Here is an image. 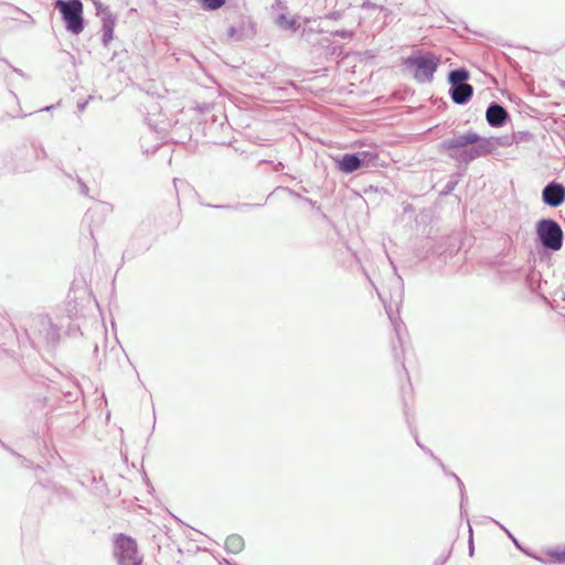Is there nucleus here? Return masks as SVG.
Returning a JSON list of instances; mask_svg holds the SVG:
<instances>
[{
	"instance_id": "1",
	"label": "nucleus",
	"mask_w": 565,
	"mask_h": 565,
	"mask_svg": "<svg viewBox=\"0 0 565 565\" xmlns=\"http://www.w3.org/2000/svg\"><path fill=\"white\" fill-rule=\"evenodd\" d=\"M438 148L448 157L460 164L468 166L473 160L487 156L494 150V142L491 138H484L475 131H467L444 139Z\"/></svg>"
},
{
	"instance_id": "2",
	"label": "nucleus",
	"mask_w": 565,
	"mask_h": 565,
	"mask_svg": "<svg viewBox=\"0 0 565 565\" xmlns=\"http://www.w3.org/2000/svg\"><path fill=\"white\" fill-rule=\"evenodd\" d=\"M440 64V56L430 51L416 50L407 56L403 65L412 73L416 82L430 83Z\"/></svg>"
},
{
	"instance_id": "3",
	"label": "nucleus",
	"mask_w": 565,
	"mask_h": 565,
	"mask_svg": "<svg viewBox=\"0 0 565 565\" xmlns=\"http://www.w3.org/2000/svg\"><path fill=\"white\" fill-rule=\"evenodd\" d=\"M392 284H393V289L391 290V294H390V305H386L384 295L381 291L377 290V295L384 302L386 313L391 320V323L395 331L397 341L399 342L401 345H403V342H404L403 332H404L405 326L398 316V306L402 302L403 294H404L402 278L399 276L394 277Z\"/></svg>"
},
{
	"instance_id": "4",
	"label": "nucleus",
	"mask_w": 565,
	"mask_h": 565,
	"mask_svg": "<svg viewBox=\"0 0 565 565\" xmlns=\"http://www.w3.org/2000/svg\"><path fill=\"white\" fill-rule=\"evenodd\" d=\"M54 6L60 11L68 32L77 35L84 30L83 2L81 0H56Z\"/></svg>"
},
{
	"instance_id": "5",
	"label": "nucleus",
	"mask_w": 565,
	"mask_h": 565,
	"mask_svg": "<svg viewBox=\"0 0 565 565\" xmlns=\"http://www.w3.org/2000/svg\"><path fill=\"white\" fill-rule=\"evenodd\" d=\"M469 75L465 67L451 70L448 74L449 95L457 105H466L473 95L472 85L467 83Z\"/></svg>"
},
{
	"instance_id": "6",
	"label": "nucleus",
	"mask_w": 565,
	"mask_h": 565,
	"mask_svg": "<svg viewBox=\"0 0 565 565\" xmlns=\"http://www.w3.org/2000/svg\"><path fill=\"white\" fill-rule=\"evenodd\" d=\"M536 234L541 245L551 250H559L564 235L561 225L552 218H542L536 223Z\"/></svg>"
},
{
	"instance_id": "7",
	"label": "nucleus",
	"mask_w": 565,
	"mask_h": 565,
	"mask_svg": "<svg viewBox=\"0 0 565 565\" xmlns=\"http://www.w3.org/2000/svg\"><path fill=\"white\" fill-rule=\"evenodd\" d=\"M114 556L118 565H142V556L138 553L137 542L125 534L116 535Z\"/></svg>"
},
{
	"instance_id": "8",
	"label": "nucleus",
	"mask_w": 565,
	"mask_h": 565,
	"mask_svg": "<svg viewBox=\"0 0 565 565\" xmlns=\"http://www.w3.org/2000/svg\"><path fill=\"white\" fill-rule=\"evenodd\" d=\"M302 39L312 46H320L328 55H341V46L335 45L329 36L315 32L313 29H303Z\"/></svg>"
},
{
	"instance_id": "9",
	"label": "nucleus",
	"mask_w": 565,
	"mask_h": 565,
	"mask_svg": "<svg viewBox=\"0 0 565 565\" xmlns=\"http://www.w3.org/2000/svg\"><path fill=\"white\" fill-rule=\"evenodd\" d=\"M38 327V338L46 345H54L58 339V329L52 323L51 319L44 316L35 320Z\"/></svg>"
},
{
	"instance_id": "10",
	"label": "nucleus",
	"mask_w": 565,
	"mask_h": 565,
	"mask_svg": "<svg viewBox=\"0 0 565 565\" xmlns=\"http://www.w3.org/2000/svg\"><path fill=\"white\" fill-rule=\"evenodd\" d=\"M544 204L551 207H557L565 202V186L562 183L552 181L547 183L542 191Z\"/></svg>"
},
{
	"instance_id": "11",
	"label": "nucleus",
	"mask_w": 565,
	"mask_h": 565,
	"mask_svg": "<svg viewBox=\"0 0 565 565\" xmlns=\"http://www.w3.org/2000/svg\"><path fill=\"white\" fill-rule=\"evenodd\" d=\"M486 118L491 127L499 128L504 126L509 119V113L502 105L497 102H492L487 108Z\"/></svg>"
},
{
	"instance_id": "12",
	"label": "nucleus",
	"mask_w": 565,
	"mask_h": 565,
	"mask_svg": "<svg viewBox=\"0 0 565 565\" xmlns=\"http://www.w3.org/2000/svg\"><path fill=\"white\" fill-rule=\"evenodd\" d=\"M102 22H103V25H102V31H103V36H102V42L105 46H107L109 44V42L113 40L114 38V29H115V24H116V17L110 12V10L108 8H105L102 12Z\"/></svg>"
},
{
	"instance_id": "13",
	"label": "nucleus",
	"mask_w": 565,
	"mask_h": 565,
	"mask_svg": "<svg viewBox=\"0 0 565 565\" xmlns=\"http://www.w3.org/2000/svg\"><path fill=\"white\" fill-rule=\"evenodd\" d=\"M337 168L347 174L353 173L361 169L360 159L358 154L344 153L341 158L335 159Z\"/></svg>"
},
{
	"instance_id": "14",
	"label": "nucleus",
	"mask_w": 565,
	"mask_h": 565,
	"mask_svg": "<svg viewBox=\"0 0 565 565\" xmlns=\"http://www.w3.org/2000/svg\"><path fill=\"white\" fill-rule=\"evenodd\" d=\"M244 546H245V543H244L243 537L237 534H232V535L227 536V539L225 541V548L228 553H233V554L239 553L241 551H243Z\"/></svg>"
},
{
	"instance_id": "15",
	"label": "nucleus",
	"mask_w": 565,
	"mask_h": 565,
	"mask_svg": "<svg viewBox=\"0 0 565 565\" xmlns=\"http://www.w3.org/2000/svg\"><path fill=\"white\" fill-rule=\"evenodd\" d=\"M202 10L204 11H216L221 9L226 0H195Z\"/></svg>"
},
{
	"instance_id": "16",
	"label": "nucleus",
	"mask_w": 565,
	"mask_h": 565,
	"mask_svg": "<svg viewBox=\"0 0 565 565\" xmlns=\"http://www.w3.org/2000/svg\"><path fill=\"white\" fill-rule=\"evenodd\" d=\"M355 154H358L362 168L369 167L375 159H377V154L369 150L358 151Z\"/></svg>"
},
{
	"instance_id": "17",
	"label": "nucleus",
	"mask_w": 565,
	"mask_h": 565,
	"mask_svg": "<svg viewBox=\"0 0 565 565\" xmlns=\"http://www.w3.org/2000/svg\"><path fill=\"white\" fill-rule=\"evenodd\" d=\"M279 26L286 30H296L298 28L295 19H288L285 14H280L277 20Z\"/></svg>"
},
{
	"instance_id": "18",
	"label": "nucleus",
	"mask_w": 565,
	"mask_h": 565,
	"mask_svg": "<svg viewBox=\"0 0 565 565\" xmlns=\"http://www.w3.org/2000/svg\"><path fill=\"white\" fill-rule=\"evenodd\" d=\"M446 473H447L448 476H450L451 478H454V479L456 480V482H457L458 487H459V490H460V497H461L460 508L462 509L463 503H465V501L467 500V495H466V491H465V486H463V483H462L461 479H460L456 473H454V472H447V471H446Z\"/></svg>"
},
{
	"instance_id": "19",
	"label": "nucleus",
	"mask_w": 565,
	"mask_h": 565,
	"mask_svg": "<svg viewBox=\"0 0 565 565\" xmlns=\"http://www.w3.org/2000/svg\"><path fill=\"white\" fill-rule=\"evenodd\" d=\"M547 555L550 557H552L556 563H565V547L564 548L550 550L547 552Z\"/></svg>"
},
{
	"instance_id": "20",
	"label": "nucleus",
	"mask_w": 565,
	"mask_h": 565,
	"mask_svg": "<svg viewBox=\"0 0 565 565\" xmlns=\"http://www.w3.org/2000/svg\"><path fill=\"white\" fill-rule=\"evenodd\" d=\"M106 209H107V206L105 204L98 203L96 206L90 207L86 212L85 218L86 220H92L95 215L99 214L100 212H103Z\"/></svg>"
},
{
	"instance_id": "21",
	"label": "nucleus",
	"mask_w": 565,
	"mask_h": 565,
	"mask_svg": "<svg viewBox=\"0 0 565 565\" xmlns=\"http://www.w3.org/2000/svg\"><path fill=\"white\" fill-rule=\"evenodd\" d=\"M330 35L339 36V38L347 39V40H352L354 36V32L345 30V29H341V30L331 31Z\"/></svg>"
},
{
	"instance_id": "22",
	"label": "nucleus",
	"mask_w": 565,
	"mask_h": 565,
	"mask_svg": "<svg viewBox=\"0 0 565 565\" xmlns=\"http://www.w3.org/2000/svg\"><path fill=\"white\" fill-rule=\"evenodd\" d=\"M423 451H425L427 455H429L431 458H434L436 460V462L443 468V470L446 471V468H445L443 461L439 458H437L429 448L423 447Z\"/></svg>"
},
{
	"instance_id": "23",
	"label": "nucleus",
	"mask_w": 565,
	"mask_h": 565,
	"mask_svg": "<svg viewBox=\"0 0 565 565\" xmlns=\"http://www.w3.org/2000/svg\"><path fill=\"white\" fill-rule=\"evenodd\" d=\"M34 153H35L36 159H40L41 156L42 157L46 156L45 150L43 148H40V149L34 148Z\"/></svg>"
},
{
	"instance_id": "24",
	"label": "nucleus",
	"mask_w": 565,
	"mask_h": 565,
	"mask_svg": "<svg viewBox=\"0 0 565 565\" xmlns=\"http://www.w3.org/2000/svg\"><path fill=\"white\" fill-rule=\"evenodd\" d=\"M78 183H79V186H81L82 194L87 195L88 194V186L82 180H78Z\"/></svg>"
},
{
	"instance_id": "25",
	"label": "nucleus",
	"mask_w": 565,
	"mask_h": 565,
	"mask_svg": "<svg viewBox=\"0 0 565 565\" xmlns=\"http://www.w3.org/2000/svg\"><path fill=\"white\" fill-rule=\"evenodd\" d=\"M457 182H448L447 185H446V189H447V192H450L455 189Z\"/></svg>"
},
{
	"instance_id": "26",
	"label": "nucleus",
	"mask_w": 565,
	"mask_h": 565,
	"mask_svg": "<svg viewBox=\"0 0 565 565\" xmlns=\"http://www.w3.org/2000/svg\"><path fill=\"white\" fill-rule=\"evenodd\" d=\"M87 103H88L87 100H85L83 103H78V105H77L78 110L84 111L87 106Z\"/></svg>"
},
{
	"instance_id": "27",
	"label": "nucleus",
	"mask_w": 565,
	"mask_h": 565,
	"mask_svg": "<svg viewBox=\"0 0 565 565\" xmlns=\"http://www.w3.org/2000/svg\"><path fill=\"white\" fill-rule=\"evenodd\" d=\"M469 553H470V555H472V554H473V543H472V537H470V540H469Z\"/></svg>"
},
{
	"instance_id": "28",
	"label": "nucleus",
	"mask_w": 565,
	"mask_h": 565,
	"mask_svg": "<svg viewBox=\"0 0 565 565\" xmlns=\"http://www.w3.org/2000/svg\"><path fill=\"white\" fill-rule=\"evenodd\" d=\"M212 207H215V209H232L231 205H211Z\"/></svg>"
},
{
	"instance_id": "29",
	"label": "nucleus",
	"mask_w": 565,
	"mask_h": 565,
	"mask_svg": "<svg viewBox=\"0 0 565 565\" xmlns=\"http://www.w3.org/2000/svg\"><path fill=\"white\" fill-rule=\"evenodd\" d=\"M500 526L509 534L510 537L513 539V542L518 545L516 539H514L503 525L500 524Z\"/></svg>"
},
{
	"instance_id": "30",
	"label": "nucleus",
	"mask_w": 565,
	"mask_h": 565,
	"mask_svg": "<svg viewBox=\"0 0 565 565\" xmlns=\"http://www.w3.org/2000/svg\"><path fill=\"white\" fill-rule=\"evenodd\" d=\"M52 108H54V106H53V105H51V106H46V107L42 108V109H41V111H49V110H51Z\"/></svg>"
},
{
	"instance_id": "31",
	"label": "nucleus",
	"mask_w": 565,
	"mask_h": 565,
	"mask_svg": "<svg viewBox=\"0 0 565 565\" xmlns=\"http://www.w3.org/2000/svg\"><path fill=\"white\" fill-rule=\"evenodd\" d=\"M179 182H182V181H181V180H179V179H177V178L173 180V184H174L175 189H178V183H179Z\"/></svg>"
},
{
	"instance_id": "32",
	"label": "nucleus",
	"mask_w": 565,
	"mask_h": 565,
	"mask_svg": "<svg viewBox=\"0 0 565 565\" xmlns=\"http://www.w3.org/2000/svg\"><path fill=\"white\" fill-rule=\"evenodd\" d=\"M393 351H394V355H395V358H396V359H398V353H397V351H396V347H395V344H393Z\"/></svg>"
},
{
	"instance_id": "33",
	"label": "nucleus",
	"mask_w": 565,
	"mask_h": 565,
	"mask_svg": "<svg viewBox=\"0 0 565 565\" xmlns=\"http://www.w3.org/2000/svg\"><path fill=\"white\" fill-rule=\"evenodd\" d=\"M327 18L337 19L338 18V13H332V14L328 15Z\"/></svg>"
},
{
	"instance_id": "34",
	"label": "nucleus",
	"mask_w": 565,
	"mask_h": 565,
	"mask_svg": "<svg viewBox=\"0 0 565 565\" xmlns=\"http://www.w3.org/2000/svg\"><path fill=\"white\" fill-rule=\"evenodd\" d=\"M228 33H230V35H234V33H235V29H234V28H231V29L228 30Z\"/></svg>"
},
{
	"instance_id": "35",
	"label": "nucleus",
	"mask_w": 565,
	"mask_h": 565,
	"mask_svg": "<svg viewBox=\"0 0 565 565\" xmlns=\"http://www.w3.org/2000/svg\"><path fill=\"white\" fill-rule=\"evenodd\" d=\"M416 444L418 447H420L423 449L424 446L422 445V443H419V440L417 438H416Z\"/></svg>"
}]
</instances>
